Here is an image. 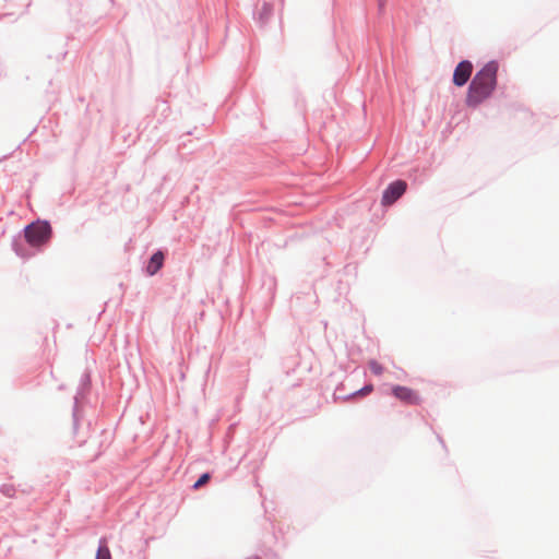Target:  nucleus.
<instances>
[{"label":"nucleus","mask_w":559,"mask_h":559,"mask_svg":"<svg viewBox=\"0 0 559 559\" xmlns=\"http://www.w3.org/2000/svg\"><path fill=\"white\" fill-rule=\"evenodd\" d=\"M498 63L489 61L472 79L466 94V105L477 107L488 99L497 86Z\"/></svg>","instance_id":"obj_1"},{"label":"nucleus","mask_w":559,"mask_h":559,"mask_svg":"<svg viewBox=\"0 0 559 559\" xmlns=\"http://www.w3.org/2000/svg\"><path fill=\"white\" fill-rule=\"evenodd\" d=\"M51 235V228L46 222H37L25 228V238L31 246H41L47 242Z\"/></svg>","instance_id":"obj_2"},{"label":"nucleus","mask_w":559,"mask_h":559,"mask_svg":"<svg viewBox=\"0 0 559 559\" xmlns=\"http://www.w3.org/2000/svg\"><path fill=\"white\" fill-rule=\"evenodd\" d=\"M407 185L403 180L392 182L383 192L382 203L390 205L394 203L406 191Z\"/></svg>","instance_id":"obj_3"},{"label":"nucleus","mask_w":559,"mask_h":559,"mask_svg":"<svg viewBox=\"0 0 559 559\" xmlns=\"http://www.w3.org/2000/svg\"><path fill=\"white\" fill-rule=\"evenodd\" d=\"M392 394L401 402L409 405H418L421 402L419 394L407 386L395 385L392 388Z\"/></svg>","instance_id":"obj_4"},{"label":"nucleus","mask_w":559,"mask_h":559,"mask_svg":"<svg viewBox=\"0 0 559 559\" xmlns=\"http://www.w3.org/2000/svg\"><path fill=\"white\" fill-rule=\"evenodd\" d=\"M473 72V64L467 61H461L453 73V83L456 86H463L467 83Z\"/></svg>","instance_id":"obj_5"},{"label":"nucleus","mask_w":559,"mask_h":559,"mask_svg":"<svg viewBox=\"0 0 559 559\" xmlns=\"http://www.w3.org/2000/svg\"><path fill=\"white\" fill-rule=\"evenodd\" d=\"M163 263H164V254L162 251H157L156 253H154L146 266V272L150 274V275H154L156 274L159 269L163 266Z\"/></svg>","instance_id":"obj_6"},{"label":"nucleus","mask_w":559,"mask_h":559,"mask_svg":"<svg viewBox=\"0 0 559 559\" xmlns=\"http://www.w3.org/2000/svg\"><path fill=\"white\" fill-rule=\"evenodd\" d=\"M95 559H111L109 548L105 544L98 547Z\"/></svg>","instance_id":"obj_7"},{"label":"nucleus","mask_w":559,"mask_h":559,"mask_svg":"<svg viewBox=\"0 0 559 559\" xmlns=\"http://www.w3.org/2000/svg\"><path fill=\"white\" fill-rule=\"evenodd\" d=\"M272 11H273V8L272 5H270L269 3H264L262 10L260 11L259 13V17L262 22H265L267 21V19L271 16L272 14Z\"/></svg>","instance_id":"obj_8"},{"label":"nucleus","mask_w":559,"mask_h":559,"mask_svg":"<svg viewBox=\"0 0 559 559\" xmlns=\"http://www.w3.org/2000/svg\"><path fill=\"white\" fill-rule=\"evenodd\" d=\"M368 366L371 372L377 376H380L383 372V367L377 360H370Z\"/></svg>","instance_id":"obj_9"},{"label":"nucleus","mask_w":559,"mask_h":559,"mask_svg":"<svg viewBox=\"0 0 559 559\" xmlns=\"http://www.w3.org/2000/svg\"><path fill=\"white\" fill-rule=\"evenodd\" d=\"M211 476L209 473H204L200 476V478L194 483L193 488L199 489L203 485H205L210 480Z\"/></svg>","instance_id":"obj_10"},{"label":"nucleus","mask_w":559,"mask_h":559,"mask_svg":"<svg viewBox=\"0 0 559 559\" xmlns=\"http://www.w3.org/2000/svg\"><path fill=\"white\" fill-rule=\"evenodd\" d=\"M373 386L371 384L364 386L361 390H359L357 393L360 395H367L370 392H372Z\"/></svg>","instance_id":"obj_11"},{"label":"nucleus","mask_w":559,"mask_h":559,"mask_svg":"<svg viewBox=\"0 0 559 559\" xmlns=\"http://www.w3.org/2000/svg\"><path fill=\"white\" fill-rule=\"evenodd\" d=\"M249 559H260V558H259V557H251V558H249Z\"/></svg>","instance_id":"obj_12"}]
</instances>
